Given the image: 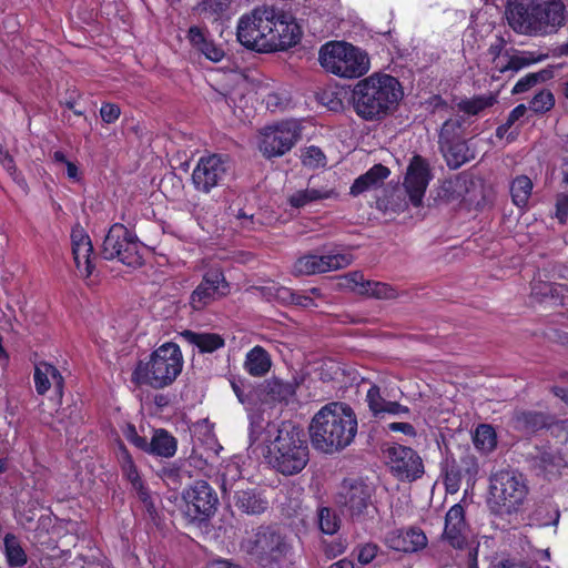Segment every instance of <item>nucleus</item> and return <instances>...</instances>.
<instances>
[{"label": "nucleus", "mask_w": 568, "mask_h": 568, "mask_svg": "<svg viewBox=\"0 0 568 568\" xmlns=\"http://www.w3.org/2000/svg\"><path fill=\"white\" fill-rule=\"evenodd\" d=\"M251 447L260 450L267 464L284 476L301 473L310 460L303 429L290 420L270 422L262 415L251 416Z\"/></svg>", "instance_id": "f257e3e1"}, {"label": "nucleus", "mask_w": 568, "mask_h": 568, "mask_svg": "<svg viewBox=\"0 0 568 568\" xmlns=\"http://www.w3.org/2000/svg\"><path fill=\"white\" fill-rule=\"evenodd\" d=\"M236 36L247 49L272 52L296 44L302 31L291 14L273 6H261L239 19Z\"/></svg>", "instance_id": "f03ea898"}, {"label": "nucleus", "mask_w": 568, "mask_h": 568, "mask_svg": "<svg viewBox=\"0 0 568 568\" xmlns=\"http://www.w3.org/2000/svg\"><path fill=\"white\" fill-rule=\"evenodd\" d=\"M505 14L516 33L528 37L557 33L566 23L561 0H507Z\"/></svg>", "instance_id": "7ed1b4c3"}, {"label": "nucleus", "mask_w": 568, "mask_h": 568, "mask_svg": "<svg viewBox=\"0 0 568 568\" xmlns=\"http://www.w3.org/2000/svg\"><path fill=\"white\" fill-rule=\"evenodd\" d=\"M357 433V418L345 403L332 402L313 417L310 434L315 449L334 453L347 447Z\"/></svg>", "instance_id": "20e7f679"}, {"label": "nucleus", "mask_w": 568, "mask_h": 568, "mask_svg": "<svg viewBox=\"0 0 568 568\" xmlns=\"http://www.w3.org/2000/svg\"><path fill=\"white\" fill-rule=\"evenodd\" d=\"M402 98L400 83L396 78L386 73H373L359 80L352 91L354 110L366 121L385 116Z\"/></svg>", "instance_id": "39448f33"}, {"label": "nucleus", "mask_w": 568, "mask_h": 568, "mask_svg": "<svg viewBox=\"0 0 568 568\" xmlns=\"http://www.w3.org/2000/svg\"><path fill=\"white\" fill-rule=\"evenodd\" d=\"M183 367V356L175 343H164L158 347L148 361H140L133 371L132 381L154 389L171 385Z\"/></svg>", "instance_id": "423d86ee"}, {"label": "nucleus", "mask_w": 568, "mask_h": 568, "mask_svg": "<svg viewBox=\"0 0 568 568\" xmlns=\"http://www.w3.org/2000/svg\"><path fill=\"white\" fill-rule=\"evenodd\" d=\"M318 61L326 72L344 79L361 78L371 68L367 53L344 41H331L322 45Z\"/></svg>", "instance_id": "0eeeda50"}, {"label": "nucleus", "mask_w": 568, "mask_h": 568, "mask_svg": "<svg viewBox=\"0 0 568 568\" xmlns=\"http://www.w3.org/2000/svg\"><path fill=\"white\" fill-rule=\"evenodd\" d=\"M489 481L490 509L497 515L519 511L528 495L524 475L513 469H500L490 476Z\"/></svg>", "instance_id": "6e6552de"}, {"label": "nucleus", "mask_w": 568, "mask_h": 568, "mask_svg": "<svg viewBox=\"0 0 568 568\" xmlns=\"http://www.w3.org/2000/svg\"><path fill=\"white\" fill-rule=\"evenodd\" d=\"M242 552L265 566L281 560L290 550L283 535L270 527H260L246 532L240 544Z\"/></svg>", "instance_id": "1a4fd4ad"}, {"label": "nucleus", "mask_w": 568, "mask_h": 568, "mask_svg": "<svg viewBox=\"0 0 568 568\" xmlns=\"http://www.w3.org/2000/svg\"><path fill=\"white\" fill-rule=\"evenodd\" d=\"M141 248L138 237L123 224L115 223L103 241L102 254L105 260L118 258L128 266L136 267L143 263Z\"/></svg>", "instance_id": "9d476101"}, {"label": "nucleus", "mask_w": 568, "mask_h": 568, "mask_svg": "<svg viewBox=\"0 0 568 568\" xmlns=\"http://www.w3.org/2000/svg\"><path fill=\"white\" fill-rule=\"evenodd\" d=\"M301 138V124L297 120H285L264 128L260 132L258 149L265 158L282 156Z\"/></svg>", "instance_id": "9b49d317"}, {"label": "nucleus", "mask_w": 568, "mask_h": 568, "mask_svg": "<svg viewBox=\"0 0 568 568\" xmlns=\"http://www.w3.org/2000/svg\"><path fill=\"white\" fill-rule=\"evenodd\" d=\"M373 489L364 483H344L337 497L342 511L355 521L373 517L376 508L372 501Z\"/></svg>", "instance_id": "f8f14e48"}, {"label": "nucleus", "mask_w": 568, "mask_h": 568, "mask_svg": "<svg viewBox=\"0 0 568 568\" xmlns=\"http://www.w3.org/2000/svg\"><path fill=\"white\" fill-rule=\"evenodd\" d=\"M504 49L505 41L503 38H497L488 49V54L493 59V78H497L496 72L500 74L509 72L510 75H514L519 70L548 58V54L532 51H518L511 54L508 51L503 52Z\"/></svg>", "instance_id": "ddd939ff"}, {"label": "nucleus", "mask_w": 568, "mask_h": 568, "mask_svg": "<svg viewBox=\"0 0 568 568\" xmlns=\"http://www.w3.org/2000/svg\"><path fill=\"white\" fill-rule=\"evenodd\" d=\"M229 161L221 154L201 156L192 172L194 187L204 193L219 186L229 172Z\"/></svg>", "instance_id": "4468645a"}, {"label": "nucleus", "mask_w": 568, "mask_h": 568, "mask_svg": "<svg viewBox=\"0 0 568 568\" xmlns=\"http://www.w3.org/2000/svg\"><path fill=\"white\" fill-rule=\"evenodd\" d=\"M392 473L399 479L415 480L424 474V465L418 454L409 447L395 445L386 450Z\"/></svg>", "instance_id": "2eb2a0df"}, {"label": "nucleus", "mask_w": 568, "mask_h": 568, "mask_svg": "<svg viewBox=\"0 0 568 568\" xmlns=\"http://www.w3.org/2000/svg\"><path fill=\"white\" fill-rule=\"evenodd\" d=\"M353 257L348 253H335L327 255L307 254L301 256L293 266L297 275H312L336 271L351 265Z\"/></svg>", "instance_id": "dca6fc26"}, {"label": "nucleus", "mask_w": 568, "mask_h": 568, "mask_svg": "<svg viewBox=\"0 0 568 568\" xmlns=\"http://www.w3.org/2000/svg\"><path fill=\"white\" fill-rule=\"evenodd\" d=\"M430 179L432 174L428 162L420 155H414L404 180V187L414 206L417 207L422 204Z\"/></svg>", "instance_id": "f3484780"}, {"label": "nucleus", "mask_w": 568, "mask_h": 568, "mask_svg": "<svg viewBox=\"0 0 568 568\" xmlns=\"http://www.w3.org/2000/svg\"><path fill=\"white\" fill-rule=\"evenodd\" d=\"M227 287L222 272L210 271L204 274L202 282L191 294L190 304L196 311L203 310L215 300L226 295Z\"/></svg>", "instance_id": "a211bd4d"}, {"label": "nucleus", "mask_w": 568, "mask_h": 568, "mask_svg": "<svg viewBox=\"0 0 568 568\" xmlns=\"http://www.w3.org/2000/svg\"><path fill=\"white\" fill-rule=\"evenodd\" d=\"M184 499L187 505V513L194 518L201 516H210L214 513L217 497L211 486L204 481H196L184 494Z\"/></svg>", "instance_id": "6ab92c4d"}, {"label": "nucleus", "mask_w": 568, "mask_h": 568, "mask_svg": "<svg viewBox=\"0 0 568 568\" xmlns=\"http://www.w3.org/2000/svg\"><path fill=\"white\" fill-rule=\"evenodd\" d=\"M346 286L353 292L367 297L378 300H393L397 297V291L387 283L369 281L359 272H352L345 276Z\"/></svg>", "instance_id": "aec40b11"}, {"label": "nucleus", "mask_w": 568, "mask_h": 568, "mask_svg": "<svg viewBox=\"0 0 568 568\" xmlns=\"http://www.w3.org/2000/svg\"><path fill=\"white\" fill-rule=\"evenodd\" d=\"M71 247L77 268L82 276L89 277L94 268L91 260L93 246L90 236L80 225L71 231Z\"/></svg>", "instance_id": "412c9836"}, {"label": "nucleus", "mask_w": 568, "mask_h": 568, "mask_svg": "<svg viewBox=\"0 0 568 568\" xmlns=\"http://www.w3.org/2000/svg\"><path fill=\"white\" fill-rule=\"evenodd\" d=\"M467 524L465 510L460 504H455L445 516L443 538L454 548H463L466 545Z\"/></svg>", "instance_id": "4be33fe9"}, {"label": "nucleus", "mask_w": 568, "mask_h": 568, "mask_svg": "<svg viewBox=\"0 0 568 568\" xmlns=\"http://www.w3.org/2000/svg\"><path fill=\"white\" fill-rule=\"evenodd\" d=\"M386 542L396 551L415 552L427 546V537L422 529L410 527L390 531L386 537Z\"/></svg>", "instance_id": "5701e85b"}, {"label": "nucleus", "mask_w": 568, "mask_h": 568, "mask_svg": "<svg viewBox=\"0 0 568 568\" xmlns=\"http://www.w3.org/2000/svg\"><path fill=\"white\" fill-rule=\"evenodd\" d=\"M36 390L39 395L45 394L51 387L59 399L63 394L64 379L59 369L45 362L36 365L33 374Z\"/></svg>", "instance_id": "b1692460"}, {"label": "nucleus", "mask_w": 568, "mask_h": 568, "mask_svg": "<svg viewBox=\"0 0 568 568\" xmlns=\"http://www.w3.org/2000/svg\"><path fill=\"white\" fill-rule=\"evenodd\" d=\"M116 457L121 465L123 476L130 481L132 489L136 491L140 500L143 501L146 505V507H150L152 505L151 496L143 485L138 468L129 450L123 445L119 447Z\"/></svg>", "instance_id": "393cba45"}, {"label": "nucleus", "mask_w": 568, "mask_h": 568, "mask_svg": "<svg viewBox=\"0 0 568 568\" xmlns=\"http://www.w3.org/2000/svg\"><path fill=\"white\" fill-rule=\"evenodd\" d=\"M337 193L332 187L318 185L316 180L312 178L305 190H298L288 197V203L295 209L304 207L313 202L332 199Z\"/></svg>", "instance_id": "a878e982"}, {"label": "nucleus", "mask_w": 568, "mask_h": 568, "mask_svg": "<svg viewBox=\"0 0 568 568\" xmlns=\"http://www.w3.org/2000/svg\"><path fill=\"white\" fill-rule=\"evenodd\" d=\"M180 336L186 343L196 347L200 353H213L225 345L224 338L216 333H197L185 329Z\"/></svg>", "instance_id": "bb28decb"}, {"label": "nucleus", "mask_w": 568, "mask_h": 568, "mask_svg": "<svg viewBox=\"0 0 568 568\" xmlns=\"http://www.w3.org/2000/svg\"><path fill=\"white\" fill-rule=\"evenodd\" d=\"M439 148L447 165L452 169H458L474 158V154L469 150L467 143L462 139L442 142Z\"/></svg>", "instance_id": "cd10ccee"}, {"label": "nucleus", "mask_w": 568, "mask_h": 568, "mask_svg": "<svg viewBox=\"0 0 568 568\" xmlns=\"http://www.w3.org/2000/svg\"><path fill=\"white\" fill-rule=\"evenodd\" d=\"M389 175V170L382 165L375 164L365 174L358 176L351 186V194L356 196L368 190L376 189L383 184L384 180Z\"/></svg>", "instance_id": "c85d7f7f"}, {"label": "nucleus", "mask_w": 568, "mask_h": 568, "mask_svg": "<svg viewBox=\"0 0 568 568\" xmlns=\"http://www.w3.org/2000/svg\"><path fill=\"white\" fill-rule=\"evenodd\" d=\"M272 366L270 354L262 346H254L246 353L243 367L253 377L266 375Z\"/></svg>", "instance_id": "c756f323"}, {"label": "nucleus", "mask_w": 568, "mask_h": 568, "mask_svg": "<svg viewBox=\"0 0 568 568\" xmlns=\"http://www.w3.org/2000/svg\"><path fill=\"white\" fill-rule=\"evenodd\" d=\"M189 39L192 45L213 62H220L224 58V50L216 45L212 40L207 39L205 32L197 28L191 27L189 30Z\"/></svg>", "instance_id": "7c9ffc66"}, {"label": "nucleus", "mask_w": 568, "mask_h": 568, "mask_svg": "<svg viewBox=\"0 0 568 568\" xmlns=\"http://www.w3.org/2000/svg\"><path fill=\"white\" fill-rule=\"evenodd\" d=\"M235 505L243 513L248 515H258L268 507V501L254 489L236 490Z\"/></svg>", "instance_id": "2f4dec72"}, {"label": "nucleus", "mask_w": 568, "mask_h": 568, "mask_svg": "<svg viewBox=\"0 0 568 568\" xmlns=\"http://www.w3.org/2000/svg\"><path fill=\"white\" fill-rule=\"evenodd\" d=\"M176 439L164 429H158L154 432L151 442L149 443L150 454L161 457H172L176 453Z\"/></svg>", "instance_id": "473e14b6"}, {"label": "nucleus", "mask_w": 568, "mask_h": 568, "mask_svg": "<svg viewBox=\"0 0 568 568\" xmlns=\"http://www.w3.org/2000/svg\"><path fill=\"white\" fill-rule=\"evenodd\" d=\"M3 548L6 560L10 568H21L28 562V555L14 535L7 534L4 536Z\"/></svg>", "instance_id": "72a5a7b5"}, {"label": "nucleus", "mask_w": 568, "mask_h": 568, "mask_svg": "<svg viewBox=\"0 0 568 568\" xmlns=\"http://www.w3.org/2000/svg\"><path fill=\"white\" fill-rule=\"evenodd\" d=\"M81 422L80 409L77 405H69L57 410L54 415V428L58 432L73 434V428Z\"/></svg>", "instance_id": "f704fd0d"}, {"label": "nucleus", "mask_w": 568, "mask_h": 568, "mask_svg": "<svg viewBox=\"0 0 568 568\" xmlns=\"http://www.w3.org/2000/svg\"><path fill=\"white\" fill-rule=\"evenodd\" d=\"M535 460L545 470L557 469L565 465V457L560 449L550 446L537 449Z\"/></svg>", "instance_id": "c9c22d12"}, {"label": "nucleus", "mask_w": 568, "mask_h": 568, "mask_svg": "<svg viewBox=\"0 0 568 568\" xmlns=\"http://www.w3.org/2000/svg\"><path fill=\"white\" fill-rule=\"evenodd\" d=\"M532 190V182L526 175L517 176L510 185L511 199L515 205L523 207L527 204Z\"/></svg>", "instance_id": "e433bc0d"}, {"label": "nucleus", "mask_w": 568, "mask_h": 568, "mask_svg": "<svg viewBox=\"0 0 568 568\" xmlns=\"http://www.w3.org/2000/svg\"><path fill=\"white\" fill-rule=\"evenodd\" d=\"M497 99L494 94L478 95L470 99L462 100L458 103V109L466 114L477 115L483 110L494 105Z\"/></svg>", "instance_id": "4c0bfd02"}, {"label": "nucleus", "mask_w": 568, "mask_h": 568, "mask_svg": "<svg viewBox=\"0 0 568 568\" xmlns=\"http://www.w3.org/2000/svg\"><path fill=\"white\" fill-rule=\"evenodd\" d=\"M474 445L484 454L490 453L497 445L496 434L490 425H479L474 435Z\"/></svg>", "instance_id": "58836bf2"}, {"label": "nucleus", "mask_w": 568, "mask_h": 568, "mask_svg": "<svg viewBox=\"0 0 568 568\" xmlns=\"http://www.w3.org/2000/svg\"><path fill=\"white\" fill-rule=\"evenodd\" d=\"M518 420L523 423V425L529 432L550 428L554 424V419L549 415L537 412L521 413Z\"/></svg>", "instance_id": "ea45409f"}, {"label": "nucleus", "mask_w": 568, "mask_h": 568, "mask_svg": "<svg viewBox=\"0 0 568 568\" xmlns=\"http://www.w3.org/2000/svg\"><path fill=\"white\" fill-rule=\"evenodd\" d=\"M318 526L322 532L334 535L339 529L341 520L338 516L328 507H321L317 513Z\"/></svg>", "instance_id": "a19ab883"}, {"label": "nucleus", "mask_w": 568, "mask_h": 568, "mask_svg": "<svg viewBox=\"0 0 568 568\" xmlns=\"http://www.w3.org/2000/svg\"><path fill=\"white\" fill-rule=\"evenodd\" d=\"M466 191V180L460 176L445 181L442 186V195L448 201L463 199Z\"/></svg>", "instance_id": "79ce46f5"}, {"label": "nucleus", "mask_w": 568, "mask_h": 568, "mask_svg": "<svg viewBox=\"0 0 568 568\" xmlns=\"http://www.w3.org/2000/svg\"><path fill=\"white\" fill-rule=\"evenodd\" d=\"M463 122L460 116L446 120L442 125L438 143L460 140Z\"/></svg>", "instance_id": "37998d69"}, {"label": "nucleus", "mask_w": 568, "mask_h": 568, "mask_svg": "<svg viewBox=\"0 0 568 568\" xmlns=\"http://www.w3.org/2000/svg\"><path fill=\"white\" fill-rule=\"evenodd\" d=\"M555 105L554 94L549 90H541L529 102V109L536 113H545Z\"/></svg>", "instance_id": "c03bdc74"}, {"label": "nucleus", "mask_w": 568, "mask_h": 568, "mask_svg": "<svg viewBox=\"0 0 568 568\" xmlns=\"http://www.w3.org/2000/svg\"><path fill=\"white\" fill-rule=\"evenodd\" d=\"M548 74L547 71H540L535 73H528L525 77L520 78L516 84L514 85L511 93L513 94H519L528 91L534 85H536L539 81H544L546 79V75Z\"/></svg>", "instance_id": "a18cd8bd"}, {"label": "nucleus", "mask_w": 568, "mask_h": 568, "mask_svg": "<svg viewBox=\"0 0 568 568\" xmlns=\"http://www.w3.org/2000/svg\"><path fill=\"white\" fill-rule=\"evenodd\" d=\"M302 163L308 168H320L325 165V155L317 146H308L302 153Z\"/></svg>", "instance_id": "49530a36"}, {"label": "nucleus", "mask_w": 568, "mask_h": 568, "mask_svg": "<svg viewBox=\"0 0 568 568\" xmlns=\"http://www.w3.org/2000/svg\"><path fill=\"white\" fill-rule=\"evenodd\" d=\"M479 470V465L474 455L467 454L460 458L458 473L468 480H475Z\"/></svg>", "instance_id": "de8ad7c7"}, {"label": "nucleus", "mask_w": 568, "mask_h": 568, "mask_svg": "<svg viewBox=\"0 0 568 568\" xmlns=\"http://www.w3.org/2000/svg\"><path fill=\"white\" fill-rule=\"evenodd\" d=\"M366 400L369 409L375 416L383 414L385 399L381 396V390L377 385H372L367 390Z\"/></svg>", "instance_id": "09e8293b"}, {"label": "nucleus", "mask_w": 568, "mask_h": 568, "mask_svg": "<svg viewBox=\"0 0 568 568\" xmlns=\"http://www.w3.org/2000/svg\"><path fill=\"white\" fill-rule=\"evenodd\" d=\"M288 104V98L285 93L272 92L266 97V105L270 110H284Z\"/></svg>", "instance_id": "8fccbe9b"}, {"label": "nucleus", "mask_w": 568, "mask_h": 568, "mask_svg": "<svg viewBox=\"0 0 568 568\" xmlns=\"http://www.w3.org/2000/svg\"><path fill=\"white\" fill-rule=\"evenodd\" d=\"M233 0H206L204 9L220 17L224 14L231 7Z\"/></svg>", "instance_id": "3c124183"}, {"label": "nucleus", "mask_w": 568, "mask_h": 568, "mask_svg": "<svg viewBox=\"0 0 568 568\" xmlns=\"http://www.w3.org/2000/svg\"><path fill=\"white\" fill-rule=\"evenodd\" d=\"M378 547L375 544H365L358 548L357 559L362 565H367L374 560Z\"/></svg>", "instance_id": "603ef678"}, {"label": "nucleus", "mask_w": 568, "mask_h": 568, "mask_svg": "<svg viewBox=\"0 0 568 568\" xmlns=\"http://www.w3.org/2000/svg\"><path fill=\"white\" fill-rule=\"evenodd\" d=\"M0 163L16 182H18L22 186L26 185L24 180L20 176V174L17 171L13 158L9 153L0 159Z\"/></svg>", "instance_id": "864d4df0"}, {"label": "nucleus", "mask_w": 568, "mask_h": 568, "mask_svg": "<svg viewBox=\"0 0 568 568\" xmlns=\"http://www.w3.org/2000/svg\"><path fill=\"white\" fill-rule=\"evenodd\" d=\"M120 108L113 103H104L100 109V114L105 123H113L120 116Z\"/></svg>", "instance_id": "5fc2aeb1"}, {"label": "nucleus", "mask_w": 568, "mask_h": 568, "mask_svg": "<svg viewBox=\"0 0 568 568\" xmlns=\"http://www.w3.org/2000/svg\"><path fill=\"white\" fill-rule=\"evenodd\" d=\"M125 437L126 439L135 445L138 448L148 450L149 449V443L146 438L141 437L133 425H129L125 429Z\"/></svg>", "instance_id": "6e6d98bb"}, {"label": "nucleus", "mask_w": 568, "mask_h": 568, "mask_svg": "<svg viewBox=\"0 0 568 568\" xmlns=\"http://www.w3.org/2000/svg\"><path fill=\"white\" fill-rule=\"evenodd\" d=\"M236 477H240V470L236 465L227 466V473L222 475V489L224 493L231 491L232 481L235 480Z\"/></svg>", "instance_id": "4d7b16f0"}, {"label": "nucleus", "mask_w": 568, "mask_h": 568, "mask_svg": "<svg viewBox=\"0 0 568 568\" xmlns=\"http://www.w3.org/2000/svg\"><path fill=\"white\" fill-rule=\"evenodd\" d=\"M568 215V193L558 195L556 202V216L561 223L566 222Z\"/></svg>", "instance_id": "13d9d810"}, {"label": "nucleus", "mask_w": 568, "mask_h": 568, "mask_svg": "<svg viewBox=\"0 0 568 568\" xmlns=\"http://www.w3.org/2000/svg\"><path fill=\"white\" fill-rule=\"evenodd\" d=\"M271 393L277 394L280 397L284 398L287 395L293 393V388L290 384L283 383L281 381H273L271 383Z\"/></svg>", "instance_id": "bf43d9fd"}, {"label": "nucleus", "mask_w": 568, "mask_h": 568, "mask_svg": "<svg viewBox=\"0 0 568 568\" xmlns=\"http://www.w3.org/2000/svg\"><path fill=\"white\" fill-rule=\"evenodd\" d=\"M409 409L406 406L400 405L397 402H388L385 400V404L383 406V414H392V415H402V414H408Z\"/></svg>", "instance_id": "052dcab7"}, {"label": "nucleus", "mask_w": 568, "mask_h": 568, "mask_svg": "<svg viewBox=\"0 0 568 568\" xmlns=\"http://www.w3.org/2000/svg\"><path fill=\"white\" fill-rule=\"evenodd\" d=\"M388 428L393 432H402L405 435L408 436H415L416 430L414 426L409 423H390L388 425Z\"/></svg>", "instance_id": "680f3d73"}, {"label": "nucleus", "mask_w": 568, "mask_h": 568, "mask_svg": "<svg viewBox=\"0 0 568 568\" xmlns=\"http://www.w3.org/2000/svg\"><path fill=\"white\" fill-rule=\"evenodd\" d=\"M296 293H293L290 288L278 287L276 290V297L281 300L283 303H294Z\"/></svg>", "instance_id": "e2e57ef3"}, {"label": "nucleus", "mask_w": 568, "mask_h": 568, "mask_svg": "<svg viewBox=\"0 0 568 568\" xmlns=\"http://www.w3.org/2000/svg\"><path fill=\"white\" fill-rule=\"evenodd\" d=\"M207 568H244L241 565L232 562L227 559H217L209 564Z\"/></svg>", "instance_id": "0e129e2a"}, {"label": "nucleus", "mask_w": 568, "mask_h": 568, "mask_svg": "<svg viewBox=\"0 0 568 568\" xmlns=\"http://www.w3.org/2000/svg\"><path fill=\"white\" fill-rule=\"evenodd\" d=\"M460 478L458 470L455 471L453 468L446 473V484L455 489L458 487Z\"/></svg>", "instance_id": "69168bd1"}, {"label": "nucleus", "mask_w": 568, "mask_h": 568, "mask_svg": "<svg viewBox=\"0 0 568 568\" xmlns=\"http://www.w3.org/2000/svg\"><path fill=\"white\" fill-rule=\"evenodd\" d=\"M64 166H65L67 176L70 180L78 181L79 180L78 166L71 161H69Z\"/></svg>", "instance_id": "338daca9"}, {"label": "nucleus", "mask_w": 568, "mask_h": 568, "mask_svg": "<svg viewBox=\"0 0 568 568\" xmlns=\"http://www.w3.org/2000/svg\"><path fill=\"white\" fill-rule=\"evenodd\" d=\"M293 304L300 305V306H303V307H311V306L315 305L314 301L311 297L305 296V295H301V294H296Z\"/></svg>", "instance_id": "774afa93"}]
</instances>
